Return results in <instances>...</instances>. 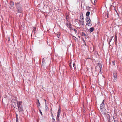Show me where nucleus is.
Listing matches in <instances>:
<instances>
[{
    "label": "nucleus",
    "instance_id": "1a4fd4ad",
    "mask_svg": "<svg viewBox=\"0 0 122 122\" xmlns=\"http://www.w3.org/2000/svg\"><path fill=\"white\" fill-rule=\"evenodd\" d=\"M113 76L114 77V80H116L117 78V73L116 71L114 72L113 74Z\"/></svg>",
    "mask_w": 122,
    "mask_h": 122
},
{
    "label": "nucleus",
    "instance_id": "393cba45",
    "mask_svg": "<svg viewBox=\"0 0 122 122\" xmlns=\"http://www.w3.org/2000/svg\"><path fill=\"white\" fill-rule=\"evenodd\" d=\"M115 60H114V61H112V64L113 65H115Z\"/></svg>",
    "mask_w": 122,
    "mask_h": 122
},
{
    "label": "nucleus",
    "instance_id": "a878e982",
    "mask_svg": "<svg viewBox=\"0 0 122 122\" xmlns=\"http://www.w3.org/2000/svg\"><path fill=\"white\" fill-rule=\"evenodd\" d=\"M73 68H74V69L75 68V64L74 63H73Z\"/></svg>",
    "mask_w": 122,
    "mask_h": 122
},
{
    "label": "nucleus",
    "instance_id": "a211bd4d",
    "mask_svg": "<svg viewBox=\"0 0 122 122\" xmlns=\"http://www.w3.org/2000/svg\"><path fill=\"white\" fill-rule=\"evenodd\" d=\"M82 36H86V34H85L83 32H82Z\"/></svg>",
    "mask_w": 122,
    "mask_h": 122
},
{
    "label": "nucleus",
    "instance_id": "6ab92c4d",
    "mask_svg": "<svg viewBox=\"0 0 122 122\" xmlns=\"http://www.w3.org/2000/svg\"><path fill=\"white\" fill-rule=\"evenodd\" d=\"M114 39H115V41H117V37L116 35L115 36Z\"/></svg>",
    "mask_w": 122,
    "mask_h": 122
},
{
    "label": "nucleus",
    "instance_id": "f257e3e1",
    "mask_svg": "<svg viewBox=\"0 0 122 122\" xmlns=\"http://www.w3.org/2000/svg\"><path fill=\"white\" fill-rule=\"evenodd\" d=\"M104 100L102 103L100 105V108L101 112L103 114L105 115L106 113V109L105 108V104L104 102Z\"/></svg>",
    "mask_w": 122,
    "mask_h": 122
},
{
    "label": "nucleus",
    "instance_id": "f03ea898",
    "mask_svg": "<svg viewBox=\"0 0 122 122\" xmlns=\"http://www.w3.org/2000/svg\"><path fill=\"white\" fill-rule=\"evenodd\" d=\"M15 5L17 9L18 10L19 12L21 13L23 11V10L22 8V6L20 3V2L15 3Z\"/></svg>",
    "mask_w": 122,
    "mask_h": 122
},
{
    "label": "nucleus",
    "instance_id": "ddd939ff",
    "mask_svg": "<svg viewBox=\"0 0 122 122\" xmlns=\"http://www.w3.org/2000/svg\"><path fill=\"white\" fill-rule=\"evenodd\" d=\"M51 114L52 116V119L54 120V121H55V119H54V117L53 113H52L51 112Z\"/></svg>",
    "mask_w": 122,
    "mask_h": 122
},
{
    "label": "nucleus",
    "instance_id": "9d476101",
    "mask_svg": "<svg viewBox=\"0 0 122 122\" xmlns=\"http://www.w3.org/2000/svg\"><path fill=\"white\" fill-rule=\"evenodd\" d=\"M94 30V28L93 27L90 28L89 30V31L90 33L92 32Z\"/></svg>",
    "mask_w": 122,
    "mask_h": 122
},
{
    "label": "nucleus",
    "instance_id": "7c9ffc66",
    "mask_svg": "<svg viewBox=\"0 0 122 122\" xmlns=\"http://www.w3.org/2000/svg\"><path fill=\"white\" fill-rule=\"evenodd\" d=\"M112 39H111L110 38L109 40V42H111Z\"/></svg>",
    "mask_w": 122,
    "mask_h": 122
},
{
    "label": "nucleus",
    "instance_id": "c756f323",
    "mask_svg": "<svg viewBox=\"0 0 122 122\" xmlns=\"http://www.w3.org/2000/svg\"><path fill=\"white\" fill-rule=\"evenodd\" d=\"M39 111L40 114L41 115H42V112H41V111L40 110H39Z\"/></svg>",
    "mask_w": 122,
    "mask_h": 122
},
{
    "label": "nucleus",
    "instance_id": "72a5a7b5",
    "mask_svg": "<svg viewBox=\"0 0 122 122\" xmlns=\"http://www.w3.org/2000/svg\"><path fill=\"white\" fill-rule=\"evenodd\" d=\"M44 100L45 102V104H46V100H45V99H44Z\"/></svg>",
    "mask_w": 122,
    "mask_h": 122
},
{
    "label": "nucleus",
    "instance_id": "f8f14e48",
    "mask_svg": "<svg viewBox=\"0 0 122 122\" xmlns=\"http://www.w3.org/2000/svg\"><path fill=\"white\" fill-rule=\"evenodd\" d=\"M60 114V113H57V120L58 121H59V118Z\"/></svg>",
    "mask_w": 122,
    "mask_h": 122
},
{
    "label": "nucleus",
    "instance_id": "39448f33",
    "mask_svg": "<svg viewBox=\"0 0 122 122\" xmlns=\"http://www.w3.org/2000/svg\"><path fill=\"white\" fill-rule=\"evenodd\" d=\"M86 21L87 22L86 25L89 26H92V24L91 21L90 20V19L89 17H86Z\"/></svg>",
    "mask_w": 122,
    "mask_h": 122
},
{
    "label": "nucleus",
    "instance_id": "b1692460",
    "mask_svg": "<svg viewBox=\"0 0 122 122\" xmlns=\"http://www.w3.org/2000/svg\"><path fill=\"white\" fill-rule=\"evenodd\" d=\"M60 36L59 34H57L56 35V36L58 38H59L60 37Z\"/></svg>",
    "mask_w": 122,
    "mask_h": 122
},
{
    "label": "nucleus",
    "instance_id": "aec40b11",
    "mask_svg": "<svg viewBox=\"0 0 122 122\" xmlns=\"http://www.w3.org/2000/svg\"><path fill=\"white\" fill-rule=\"evenodd\" d=\"M45 104V109H47V108H48L47 104Z\"/></svg>",
    "mask_w": 122,
    "mask_h": 122
},
{
    "label": "nucleus",
    "instance_id": "dca6fc26",
    "mask_svg": "<svg viewBox=\"0 0 122 122\" xmlns=\"http://www.w3.org/2000/svg\"><path fill=\"white\" fill-rule=\"evenodd\" d=\"M61 110V108H60V107H59V109L58 112L57 113H60V111Z\"/></svg>",
    "mask_w": 122,
    "mask_h": 122
},
{
    "label": "nucleus",
    "instance_id": "7ed1b4c3",
    "mask_svg": "<svg viewBox=\"0 0 122 122\" xmlns=\"http://www.w3.org/2000/svg\"><path fill=\"white\" fill-rule=\"evenodd\" d=\"M22 102L19 101L17 102V108L18 111L20 112L23 111V108L22 105Z\"/></svg>",
    "mask_w": 122,
    "mask_h": 122
},
{
    "label": "nucleus",
    "instance_id": "4468645a",
    "mask_svg": "<svg viewBox=\"0 0 122 122\" xmlns=\"http://www.w3.org/2000/svg\"><path fill=\"white\" fill-rule=\"evenodd\" d=\"M90 12L89 11H88L86 14V15L87 16H88L89 15Z\"/></svg>",
    "mask_w": 122,
    "mask_h": 122
},
{
    "label": "nucleus",
    "instance_id": "c9c22d12",
    "mask_svg": "<svg viewBox=\"0 0 122 122\" xmlns=\"http://www.w3.org/2000/svg\"><path fill=\"white\" fill-rule=\"evenodd\" d=\"M37 101H38V103L39 102V100H38V99L37 100Z\"/></svg>",
    "mask_w": 122,
    "mask_h": 122
},
{
    "label": "nucleus",
    "instance_id": "4be33fe9",
    "mask_svg": "<svg viewBox=\"0 0 122 122\" xmlns=\"http://www.w3.org/2000/svg\"><path fill=\"white\" fill-rule=\"evenodd\" d=\"M42 61L43 64H44L45 63V61H44V58H43L42 59Z\"/></svg>",
    "mask_w": 122,
    "mask_h": 122
},
{
    "label": "nucleus",
    "instance_id": "4c0bfd02",
    "mask_svg": "<svg viewBox=\"0 0 122 122\" xmlns=\"http://www.w3.org/2000/svg\"><path fill=\"white\" fill-rule=\"evenodd\" d=\"M16 122H18V121H17V122L16 121Z\"/></svg>",
    "mask_w": 122,
    "mask_h": 122
},
{
    "label": "nucleus",
    "instance_id": "e433bc0d",
    "mask_svg": "<svg viewBox=\"0 0 122 122\" xmlns=\"http://www.w3.org/2000/svg\"><path fill=\"white\" fill-rule=\"evenodd\" d=\"M109 16V15L108 14H107V17H108Z\"/></svg>",
    "mask_w": 122,
    "mask_h": 122
},
{
    "label": "nucleus",
    "instance_id": "473e14b6",
    "mask_svg": "<svg viewBox=\"0 0 122 122\" xmlns=\"http://www.w3.org/2000/svg\"><path fill=\"white\" fill-rule=\"evenodd\" d=\"M74 31L75 32H76V33L77 31H76V29H74Z\"/></svg>",
    "mask_w": 122,
    "mask_h": 122
},
{
    "label": "nucleus",
    "instance_id": "20e7f679",
    "mask_svg": "<svg viewBox=\"0 0 122 122\" xmlns=\"http://www.w3.org/2000/svg\"><path fill=\"white\" fill-rule=\"evenodd\" d=\"M19 101H17L15 99H13L11 101V105L15 108H17V102Z\"/></svg>",
    "mask_w": 122,
    "mask_h": 122
},
{
    "label": "nucleus",
    "instance_id": "423d86ee",
    "mask_svg": "<svg viewBox=\"0 0 122 122\" xmlns=\"http://www.w3.org/2000/svg\"><path fill=\"white\" fill-rule=\"evenodd\" d=\"M14 3L12 1H11L10 4L9 8L11 9H13L14 8Z\"/></svg>",
    "mask_w": 122,
    "mask_h": 122
},
{
    "label": "nucleus",
    "instance_id": "9b49d317",
    "mask_svg": "<svg viewBox=\"0 0 122 122\" xmlns=\"http://www.w3.org/2000/svg\"><path fill=\"white\" fill-rule=\"evenodd\" d=\"M66 25L67 27L70 28H71V24L70 23H67Z\"/></svg>",
    "mask_w": 122,
    "mask_h": 122
},
{
    "label": "nucleus",
    "instance_id": "bb28decb",
    "mask_svg": "<svg viewBox=\"0 0 122 122\" xmlns=\"http://www.w3.org/2000/svg\"><path fill=\"white\" fill-rule=\"evenodd\" d=\"M99 67L100 68V70L101 71V69L102 67V65L101 64H100V65H99Z\"/></svg>",
    "mask_w": 122,
    "mask_h": 122
},
{
    "label": "nucleus",
    "instance_id": "cd10ccee",
    "mask_svg": "<svg viewBox=\"0 0 122 122\" xmlns=\"http://www.w3.org/2000/svg\"><path fill=\"white\" fill-rule=\"evenodd\" d=\"M115 41V44L117 46V41Z\"/></svg>",
    "mask_w": 122,
    "mask_h": 122
},
{
    "label": "nucleus",
    "instance_id": "2f4dec72",
    "mask_svg": "<svg viewBox=\"0 0 122 122\" xmlns=\"http://www.w3.org/2000/svg\"><path fill=\"white\" fill-rule=\"evenodd\" d=\"M114 36H112L111 37H110V38L111 39H112L114 37Z\"/></svg>",
    "mask_w": 122,
    "mask_h": 122
},
{
    "label": "nucleus",
    "instance_id": "5701e85b",
    "mask_svg": "<svg viewBox=\"0 0 122 122\" xmlns=\"http://www.w3.org/2000/svg\"><path fill=\"white\" fill-rule=\"evenodd\" d=\"M16 117L17 119V121H18V115L17 114H16Z\"/></svg>",
    "mask_w": 122,
    "mask_h": 122
},
{
    "label": "nucleus",
    "instance_id": "0eeeda50",
    "mask_svg": "<svg viewBox=\"0 0 122 122\" xmlns=\"http://www.w3.org/2000/svg\"><path fill=\"white\" fill-rule=\"evenodd\" d=\"M82 19H81V20H80L79 22H80V24H81L82 25V26H83L84 25V17L83 16V15H82Z\"/></svg>",
    "mask_w": 122,
    "mask_h": 122
},
{
    "label": "nucleus",
    "instance_id": "412c9836",
    "mask_svg": "<svg viewBox=\"0 0 122 122\" xmlns=\"http://www.w3.org/2000/svg\"><path fill=\"white\" fill-rule=\"evenodd\" d=\"M68 18H69V17H68V15L66 16V19L67 20V21L68 20Z\"/></svg>",
    "mask_w": 122,
    "mask_h": 122
},
{
    "label": "nucleus",
    "instance_id": "c85d7f7f",
    "mask_svg": "<svg viewBox=\"0 0 122 122\" xmlns=\"http://www.w3.org/2000/svg\"><path fill=\"white\" fill-rule=\"evenodd\" d=\"M96 0H94V5H95L96 4Z\"/></svg>",
    "mask_w": 122,
    "mask_h": 122
},
{
    "label": "nucleus",
    "instance_id": "f704fd0d",
    "mask_svg": "<svg viewBox=\"0 0 122 122\" xmlns=\"http://www.w3.org/2000/svg\"><path fill=\"white\" fill-rule=\"evenodd\" d=\"M82 16H80V18L81 19H82Z\"/></svg>",
    "mask_w": 122,
    "mask_h": 122
},
{
    "label": "nucleus",
    "instance_id": "2eb2a0df",
    "mask_svg": "<svg viewBox=\"0 0 122 122\" xmlns=\"http://www.w3.org/2000/svg\"><path fill=\"white\" fill-rule=\"evenodd\" d=\"M37 107L39 108H40V104L39 102L37 104Z\"/></svg>",
    "mask_w": 122,
    "mask_h": 122
},
{
    "label": "nucleus",
    "instance_id": "f3484780",
    "mask_svg": "<svg viewBox=\"0 0 122 122\" xmlns=\"http://www.w3.org/2000/svg\"><path fill=\"white\" fill-rule=\"evenodd\" d=\"M71 63H70V65L69 66H70V68L71 70H72L73 69V67L72 66L71 64Z\"/></svg>",
    "mask_w": 122,
    "mask_h": 122
},
{
    "label": "nucleus",
    "instance_id": "6e6552de",
    "mask_svg": "<svg viewBox=\"0 0 122 122\" xmlns=\"http://www.w3.org/2000/svg\"><path fill=\"white\" fill-rule=\"evenodd\" d=\"M113 117L114 122H118L117 116L116 115L114 116Z\"/></svg>",
    "mask_w": 122,
    "mask_h": 122
}]
</instances>
